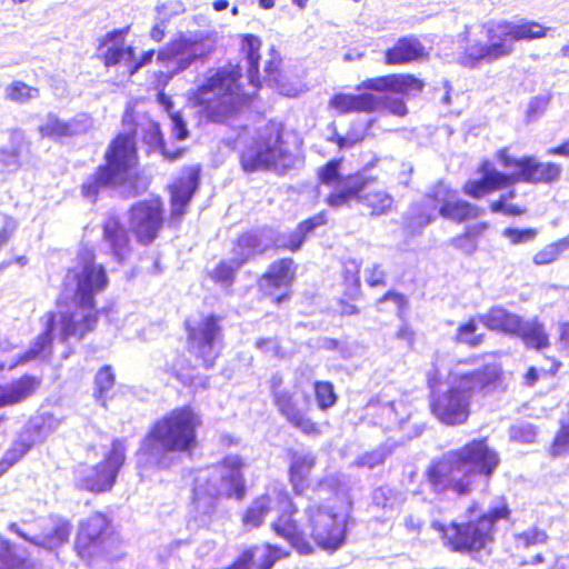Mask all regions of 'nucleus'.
I'll list each match as a JSON object with an SVG mask.
<instances>
[{"label": "nucleus", "mask_w": 569, "mask_h": 569, "mask_svg": "<svg viewBox=\"0 0 569 569\" xmlns=\"http://www.w3.org/2000/svg\"><path fill=\"white\" fill-rule=\"evenodd\" d=\"M498 160L500 164L512 170L510 179L512 184L518 181L528 183H552L559 180L561 174V167L551 162H540L535 157L513 158L509 156L506 150L498 152Z\"/></svg>", "instance_id": "nucleus-16"}, {"label": "nucleus", "mask_w": 569, "mask_h": 569, "mask_svg": "<svg viewBox=\"0 0 569 569\" xmlns=\"http://www.w3.org/2000/svg\"><path fill=\"white\" fill-rule=\"evenodd\" d=\"M502 236L507 238L512 244H521L532 242L538 236V230L536 228H506L502 231Z\"/></svg>", "instance_id": "nucleus-54"}, {"label": "nucleus", "mask_w": 569, "mask_h": 569, "mask_svg": "<svg viewBox=\"0 0 569 569\" xmlns=\"http://www.w3.org/2000/svg\"><path fill=\"white\" fill-rule=\"evenodd\" d=\"M391 452L392 447L388 443H383L377 449L360 456L357 459L356 465L358 467H367L369 469H373L375 467L382 465L387 457L391 455Z\"/></svg>", "instance_id": "nucleus-50"}, {"label": "nucleus", "mask_w": 569, "mask_h": 569, "mask_svg": "<svg viewBox=\"0 0 569 569\" xmlns=\"http://www.w3.org/2000/svg\"><path fill=\"white\" fill-rule=\"evenodd\" d=\"M22 562L8 541L0 543V569H16Z\"/></svg>", "instance_id": "nucleus-57"}, {"label": "nucleus", "mask_w": 569, "mask_h": 569, "mask_svg": "<svg viewBox=\"0 0 569 569\" xmlns=\"http://www.w3.org/2000/svg\"><path fill=\"white\" fill-rule=\"evenodd\" d=\"M216 43L214 31L180 33L158 51L157 61L164 68L161 74L171 79L196 62L204 61L214 51Z\"/></svg>", "instance_id": "nucleus-10"}, {"label": "nucleus", "mask_w": 569, "mask_h": 569, "mask_svg": "<svg viewBox=\"0 0 569 569\" xmlns=\"http://www.w3.org/2000/svg\"><path fill=\"white\" fill-rule=\"evenodd\" d=\"M479 172L480 179L469 180L463 187V192L471 198L480 199L488 193L512 186L510 176L497 170L490 161H483Z\"/></svg>", "instance_id": "nucleus-23"}, {"label": "nucleus", "mask_w": 569, "mask_h": 569, "mask_svg": "<svg viewBox=\"0 0 569 569\" xmlns=\"http://www.w3.org/2000/svg\"><path fill=\"white\" fill-rule=\"evenodd\" d=\"M367 186V179L361 174L348 176L345 182H340L333 188V191L327 197L326 202L333 209L348 207L350 201H359L360 193Z\"/></svg>", "instance_id": "nucleus-30"}, {"label": "nucleus", "mask_w": 569, "mask_h": 569, "mask_svg": "<svg viewBox=\"0 0 569 569\" xmlns=\"http://www.w3.org/2000/svg\"><path fill=\"white\" fill-rule=\"evenodd\" d=\"M379 100L376 94L363 92L359 94L352 93H335L329 102L328 108L336 110L339 114H347L351 112H376Z\"/></svg>", "instance_id": "nucleus-26"}, {"label": "nucleus", "mask_w": 569, "mask_h": 569, "mask_svg": "<svg viewBox=\"0 0 569 569\" xmlns=\"http://www.w3.org/2000/svg\"><path fill=\"white\" fill-rule=\"evenodd\" d=\"M130 228L138 242L150 244L163 226L162 207L159 201H139L130 209Z\"/></svg>", "instance_id": "nucleus-17"}, {"label": "nucleus", "mask_w": 569, "mask_h": 569, "mask_svg": "<svg viewBox=\"0 0 569 569\" xmlns=\"http://www.w3.org/2000/svg\"><path fill=\"white\" fill-rule=\"evenodd\" d=\"M406 501V495L389 486H381L372 491V503L386 511H397Z\"/></svg>", "instance_id": "nucleus-40"}, {"label": "nucleus", "mask_w": 569, "mask_h": 569, "mask_svg": "<svg viewBox=\"0 0 569 569\" xmlns=\"http://www.w3.org/2000/svg\"><path fill=\"white\" fill-rule=\"evenodd\" d=\"M272 510V499L263 495L257 498L247 509L242 521L246 526L258 528L262 525L264 518Z\"/></svg>", "instance_id": "nucleus-42"}, {"label": "nucleus", "mask_w": 569, "mask_h": 569, "mask_svg": "<svg viewBox=\"0 0 569 569\" xmlns=\"http://www.w3.org/2000/svg\"><path fill=\"white\" fill-rule=\"evenodd\" d=\"M550 102L549 96H537L533 97L529 104L528 109L526 111V117L528 121H536L539 119L545 111L547 110Z\"/></svg>", "instance_id": "nucleus-58"}, {"label": "nucleus", "mask_w": 569, "mask_h": 569, "mask_svg": "<svg viewBox=\"0 0 569 569\" xmlns=\"http://www.w3.org/2000/svg\"><path fill=\"white\" fill-rule=\"evenodd\" d=\"M509 513L505 499H499L476 521L451 522L449 526L432 521L431 528L441 533L445 545L453 551H479L492 540L495 523L508 518Z\"/></svg>", "instance_id": "nucleus-9"}, {"label": "nucleus", "mask_w": 569, "mask_h": 569, "mask_svg": "<svg viewBox=\"0 0 569 569\" xmlns=\"http://www.w3.org/2000/svg\"><path fill=\"white\" fill-rule=\"evenodd\" d=\"M238 260L232 256L229 261H221L212 271L211 277L216 282L231 286L234 281L236 271L242 266H237Z\"/></svg>", "instance_id": "nucleus-51"}, {"label": "nucleus", "mask_w": 569, "mask_h": 569, "mask_svg": "<svg viewBox=\"0 0 569 569\" xmlns=\"http://www.w3.org/2000/svg\"><path fill=\"white\" fill-rule=\"evenodd\" d=\"M422 80L412 74H388L376 78H368L356 87L357 91L369 90L382 93L376 96L379 100L376 111L387 109L390 113L403 117L408 109L403 100L395 98L390 93L416 94L423 89Z\"/></svg>", "instance_id": "nucleus-12"}, {"label": "nucleus", "mask_w": 569, "mask_h": 569, "mask_svg": "<svg viewBox=\"0 0 569 569\" xmlns=\"http://www.w3.org/2000/svg\"><path fill=\"white\" fill-rule=\"evenodd\" d=\"M103 241L113 259L122 263L131 252L130 237L123 223L114 216L103 222Z\"/></svg>", "instance_id": "nucleus-25"}, {"label": "nucleus", "mask_w": 569, "mask_h": 569, "mask_svg": "<svg viewBox=\"0 0 569 569\" xmlns=\"http://www.w3.org/2000/svg\"><path fill=\"white\" fill-rule=\"evenodd\" d=\"M279 516L272 531L286 539L300 555H311L317 547L329 553L342 548L347 540V518L328 503L310 501L303 509L301 523L295 519L297 507L286 492L278 495Z\"/></svg>", "instance_id": "nucleus-2"}, {"label": "nucleus", "mask_w": 569, "mask_h": 569, "mask_svg": "<svg viewBox=\"0 0 569 569\" xmlns=\"http://www.w3.org/2000/svg\"><path fill=\"white\" fill-rule=\"evenodd\" d=\"M109 283L107 271L94 259L91 250L82 249L78 252L76 263L63 278V291L74 302V310L48 313L44 331L38 336L20 362L37 358H47L51 353L53 332L59 329V339L67 342L70 338L81 340L97 325L96 296L104 291Z\"/></svg>", "instance_id": "nucleus-1"}, {"label": "nucleus", "mask_w": 569, "mask_h": 569, "mask_svg": "<svg viewBox=\"0 0 569 569\" xmlns=\"http://www.w3.org/2000/svg\"><path fill=\"white\" fill-rule=\"evenodd\" d=\"M477 323L473 319L459 326L457 332V340L459 342L468 343L470 346H478L482 341L481 335H476Z\"/></svg>", "instance_id": "nucleus-56"}, {"label": "nucleus", "mask_w": 569, "mask_h": 569, "mask_svg": "<svg viewBox=\"0 0 569 569\" xmlns=\"http://www.w3.org/2000/svg\"><path fill=\"white\" fill-rule=\"evenodd\" d=\"M273 401L280 413L295 428L308 436H318L320 430L306 412L298 407L295 393L289 390H274Z\"/></svg>", "instance_id": "nucleus-22"}, {"label": "nucleus", "mask_w": 569, "mask_h": 569, "mask_svg": "<svg viewBox=\"0 0 569 569\" xmlns=\"http://www.w3.org/2000/svg\"><path fill=\"white\" fill-rule=\"evenodd\" d=\"M568 250L569 234L556 242L547 244L545 248L539 250L533 257V262L537 266L549 264L556 261L562 252Z\"/></svg>", "instance_id": "nucleus-45"}, {"label": "nucleus", "mask_w": 569, "mask_h": 569, "mask_svg": "<svg viewBox=\"0 0 569 569\" xmlns=\"http://www.w3.org/2000/svg\"><path fill=\"white\" fill-rule=\"evenodd\" d=\"M33 446L26 433L20 435L0 460V477H2L14 463H17Z\"/></svg>", "instance_id": "nucleus-43"}, {"label": "nucleus", "mask_w": 569, "mask_h": 569, "mask_svg": "<svg viewBox=\"0 0 569 569\" xmlns=\"http://www.w3.org/2000/svg\"><path fill=\"white\" fill-rule=\"evenodd\" d=\"M111 142H163L159 124L146 116L134 118L126 111L122 129Z\"/></svg>", "instance_id": "nucleus-21"}, {"label": "nucleus", "mask_w": 569, "mask_h": 569, "mask_svg": "<svg viewBox=\"0 0 569 569\" xmlns=\"http://www.w3.org/2000/svg\"><path fill=\"white\" fill-rule=\"evenodd\" d=\"M200 183V167H190L170 188L172 217H181Z\"/></svg>", "instance_id": "nucleus-24"}, {"label": "nucleus", "mask_w": 569, "mask_h": 569, "mask_svg": "<svg viewBox=\"0 0 569 569\" xmlns=\"http://www.w3.org/2000/svg\"><path fill=\"white\" fill-rule=\"evenodd\" d=\"M480 321L491 330L516 333L520 328L521 318L502 307H493L487 313L479 316Z\"/></svg>", "instance_id": "nucleus-33"}, {"label": "nucleus", "mask_w": 569, "mask_h": 569, "mask_svg": "<svg viewBox=\"0 0 569 569\" xmlns=\"http://www.w3.org/2000/svg\"><path fill=\"white\" fill-rule=\"evenodd\" d=\"M242 553H249L251 556L250 560L246 562V569H249L251 563H253L257 569H271L278 560L289 555L280 547L271 543L250 548Z\"/></svg>", "instance_id": "nucleus-35"}, {"label": "nucleus", "mask_w": 569, "mask_h": 569, "mask_svg": "<svg viewBox=\"0 0 569 569\" xmlns=\"http://www.w3.org/2000/svg\"><path fill=\"white\" fill-rule=\"evenodd\" d=\"M515 335L519 336L529 348L540 350L549 345L548 335L546 333L543 326L537 320H521L520 328Z\"/></svg>", "instance_id": "nucleus-38"}, {"label": "nucleus", "mask_w": 569, "mask_h": 569, "mask_svg": "<svg viewBox=\"0 0 569 569\" xmlns=\"http://www.w3.org/2000/svg\"><path fill=\"white\" fill-rule=\"evenodd\" d=\"M254 142H282V124L276 121L268 122Z\"/></svg>", "instance_id": "nucleus-60"}, {"label": "nucleus", "mask_w": 569, "mask_h": 569, "mask_svg": "<svg viewBox=\"0 0 569 569\" xmlns=\"http://www.w3.org/2000/svg\"><path fill=\"white\" fill-rule=\"evenodd\" d=\"M548 535L545 530L537 527H530L527 530L515 535V545L519 548H530L533 546L546 543Z\"/></svg>", "instance_id": "nucleus-48"}, {"label": "nucleus", "mask_w": 569, "mask_h": 569, "mask_svg": "<svg viewBox=\"0 0 569 569\" xmlns=\"http://www.w3.org/2000/svg\"><path fill=\"white\" fill-rule=\"evenodd\" d=\"M151 147L149 152L159 153L166 160L173 162L180 159L184 152V148H178L177 144H149Z\"/></svg>", "instance_id": "nucleus-59"}, {"label": "nucleus", "mask_w": 569, "mask_h": 569, "mask_svg": "<svg viewBox=\"0 0 569 569\" xmlns=\"http://www.w3.org/2000/svg\"><path fill=\"white\" fill-rule=\"evenodd\" d=\"M340 162L339 159H332L318 170V179L321 184L335 188L338 183L346 181V178H342L339 172Z\"/></svg>", "instance_id": "nucleus-52"}, {"label": "nucleus", "mask_w": 569, "mask_h": 569, "mask_svg": "<svg viewBox=\"0 0 569 569\" xmlns=\"http://www.w3.org/2000/svg\"><path fill=\"white\" fill-rule=\"evenodd\" d=\"M366 282L370 287H379L386 284V272L380 264L375 263L372 267L365 270Z\"/></svg>", "instance_id": "nucleus-61"}, {"label": "nucleus", "mask_w": 569, "mask_h": 569, "mask_svg": "<svg viewBox=\"0 0 569 569\" xmlns=\"http://www.w3.org/2000/svg\"><path fill=\"white\" fill-rule=\"evenodd\" d=\"M562 448H569V426H563L553 441V450L559 453Z\"/></svg>", "instance_id": "nucleus-64"}, {"label": "nucleus", "mask_w": 569, "mask_h": 569, "mask_svg": "<svg viewBox=\"0 0 569 569\" xmlns=\"http://www.w3.org/2000/svg\"><path fill=\"white\" fill-rule=\"evenodd\" d=\"M242 468L243 461L239 456H227L220 463L201 470L194 479L196 507L210 513L218 497L241 500L246 495Z\"/></svg>", "instance_id": "nucleus-8"}, {"label": "nucleus", "mask_w": 569, "mask_h": 569, "mask_svg": "<svg viewBox=\"0 0 569 569\" xmlns=\"http://www.w3.org/2000/svg\"><path fill=\"white\" fill-rule=\"evenodd\" d=\"M246 172L264 169H287L293 166V159L283 151L282 144H246L240 156Z\"/></svg>", "instance_id": "nucleus-18"}, {"label": "nucleus", "mask_w": 569, "mask_h": 569, "mask_svg": "<svg viewBox=\"0 0 569 569\" xmlns=\"http://www.w3.org/2000/svg\"><path fill=\"white\" fill-rule=\"evenodd\" d=\"M114 373L111 366H103L98 370L94 377V397L102 405L106 406L107 393L114 386Z\"/></svg>", "instance_id": "nucleus-46"}, {"label": "nucleus", "mask_w": 569, "mask_h": 569, "mask_svg": "<svg viewBox=\"0 0 569 569\" xmlns=\"http://www.w3.org/2000/svg\"><path fill=\"white\" fill-rule=\"evenodd\" d=\"M263 238H266L263 230L246 232L238 238L233 249V257L238 260L237 266H243L258 252L267 249V246L262 243Z\"/></svg>", "instance_id": "nucleus-34"}, {"label": "nucleus", "mask_w": 569, "mask_h": 569, "mask_svg": "<svg viewBox=\"0 0 569 569\" xmlns=\"http://www.w3.org/2000/svg\"><path fill=\"white\" fill-rule=\"evenodd\" d=\"M72 526L68 520L62 518L51 519V526L48 528V531L34 536L32 543L48 550H54L68 542Z\"/></svg>", "instance_id": "nucleus-32"}, {"label": "nucleus", "mask_w": 569, "mask_h": 569, "mask_svg": "<svg viewBox=\"0 0 569 569\" xmlns=\"http://www.w3.org/2000/svg\"><path fill=\"white\" fill-rule=\"evenodd\" d=\"M426 202L439 206L438 213L445 219L462 222L480 216V210L465 200H457L456 192L443 182H438L432 192L426 196Z\"/></svg>", "instance_id": "nucleus-19"}, {"label": "nucleus", "mask_w": 569, "mask_h": 569, "mask_svg": "<svg viewBox=\"0 0 569 569\" xmlns=\"http://www.w3.org/2000/svg\"><path fill=\"white\" fill-rule=\"evenodd\" d=\"M39 131L43 139L67 138L68 124L56 114L48 113L44 122L39 127Z\"/></svg>", "instance_id": "nucleus-47"}, {"label": "nucleus", "mask_w": 569, "mask_h": 569, "mask_svg": "<svg viewBox=\"0 0 569 569\" xmlns=\"http://www.w3.org/2000/svg\"><path fill=\"white\" fill-rule=\"evenodd\" d=\"M487 229V223H478L467 227L466 231L449 240V244L465 256L473 254L478 249V239Z\"/></svg>", "instance_id": "nucleus-39"}, {"label": "nucleus", "mask_w": 569, "mask_h": 569, "mask_svg": "<svg viewBox=\"0 0 569 569\" xmlns=\"http://www.w3.org/2000/svg\"><path fill=\"white\" fill-rule=\"evenodd\" d=\"M104 158L106 163L99 166L81 186L82 196L92 203L101 191L124 180L137 162L136 144H110Z\"/></svg>", "instance_id": "nucleus-11"}, {"label": "nucleus", "mask_w": 569, "mask_h": 569, "mask_svg": "<svg viewBox=\"0 0 569 569\" xmlns=\"http://www.w3.org/2000/svg\"><path fill=\"white\" fill-rule=\"evenodd\" d=\"M188 349L206 369L214 366L222 347V328L220 318L209 315L194 326H187Z\"/></svg>", "instance_id": "nucleus-15"}, {"label": "nucleus", "mask_w": 569, "mask_h": 569, "mask_svg": "<svg viewBox=\"0 0 569 569\" xmlns=\"http://www.w3.org/2000/svg\"><path fill=\"white\" fill-rule=\"evenodd\" d=\"M261 41L253 34H246L241 41L244 54L247 79L251 91L240 84L241 67L228 64L208 71L206 82L194 92V103L203 107L207 117L213 122H223L236 114L259 88V50Z\"/></svg>", "instance_id": "nucleus-3"}, {"label": "nucleus", "mask_w": 569, "mask_h": 569, "mask_svg": "<svg viewBox=\"0 0 569 569\" xmlns=\"http://www.w3.org/2000/svg\"><path fill=\"white\" fill-rule=\"evenodd\" d=\"M427 56L423 44L413 36L400 38L393 47L385 53V61L388 64L409 63Z\"/></svg>", "instance_id": "nucleus-28"}, {"label": "nucleus", "mask_w": 569, "mask_h": 569, "mask_svg": "<svg viewBox=\"0 0 569 569\" xmlns=\"http://www.w3.org/2000/svg\"><path fill=\"white\" fill-rule=\"evenodd\" d=\"M359 202L371 209V216L387 214L393 204V197L383 190L360 193Z\"/></svg>", "instance_id": "nucleus-41"}, {"label": "nucleus", "mask_w": 569, "mask_h": 569, "mask_svg": "<svg viewBox=\"0 0 569 569\" xmlns=\"http://www.w3.org/2000/svg\"><path fill=\"white\" fill-rule=\"evenodd\" d=\"M124 460V441L116 439L103 461L96 466L82 465L74 470L76 487L94 493L111 490Z\"/></svg>", "instance_id": "nucleus-13"}, {"label": "nucleus", "mask_w": 569, "mask_h": 569, "mask_svg": "<svg viewBox=\"0 0 569 569\" xmlns=\"http://www.w3.org/2000/svg\"><path fill=\"white\" fill-rule=\"evenodd\" d=\"M40 92L36 87H31L23 81H13L4 88V98L16 103H28L37 99Z\"/></svg>", "instance_id": "nucleus-44"}, {"label": "nucleus", "mask_w": 569, "mask_h": 569, "mask_svg": "<svg viewBox=\"0 0 569 569\" xmlns=\"http://www.w3.org/2000/svg\"><path fill=\"white\" fill-rule=\"evenodd\" d=\"M316 466V456L310 451H293L290 456L289 477L296 495H302L308 487V478Z\"/></svg>", "instance_id": "nucleus-29"}, {"label": "nucleus", "mask_w": 569, "mask_h": 569, "mask_svg": "<svg viewBox=\"0 0 569 569\" xmlns=\"http://www.w3.org/2000/svg\"><path fill=\"white\" fill-rule=\"evenodd\" d=\"M0 163L8 171H14L20 167V149L18 144H4L0 148Z\"/></svg>", "instance_id": "nucleus-53"}, {"label": "nucleus", "mask_w": 569, "mask_h": 569, "mask_svg": "<svg viewBox=\"0 0 569 569\" xmlns=\"http://www.w3.org/2000/svg\"><path fill=\"white\" fill-rule=\"evenodd\" d=\"M67 124V137L72 138L81 136L82 133L89 131L93 126V121L87 113H80L72 118L70 121H68Z\"/></svg>", "instance_id": "nucleus-55"}, {"label": "nucleus", "mask_w": 569, "mask_h": 569, "mask_svg": "<svg viewBox=\"0 0 569 569\" xmlns=\"http://www.w3.org/2000/svg\"><path fill=\"white\" fill-rule=\"evenodd\" d=\"M279 63H280V60L277 57H272L270 60H268L266 62L264 73H266L268 81H270V82L278 81V78H280V73H279V69H278Z\"/></svg>", "instance_id": "nucleus-63"}, {"label": "nucleus", "mask_w": 569, "mask_h": 569, "mask_svg": "<svg viewBox=\"0 0 569 569\" xmlns=\"http://www.w3.org/2000/svg\"><path fill=\"white\" fill-rule=\"evenodd\" d=\"M487 41L471 34L466 27L460 34V53L458 63L467 68L491 64L510 56L515 42L538 39L546 36L547 28L537 22L515 23L509 21H489L482 24Z\"/></svg>", "instance_id": "nucleus-7"}, {"label": "nucleus", "mask_w": 569, "mask_h": 569, "mask_svg": "<svg viewBox=\"0 0 569 569\" xmlns=\"http://www.w3.org/2000/svg\"><path fill=\"white\" fill-rule=\"evenodd\" d=\"M41 380L24 375L6 385H0V407L12 406L30 398L39 389Z\"/></svg>", "instance_id": "nucleus-27"}, {"label": "nucleus", "mask_w": 569, "mask_h": 569, "mask_svg": "<svg viewBox=\"0 0 569 569\" xmlns=\"http://www.w3.org/2000/svg\"><path fill=\"white\" fill-rule=\"evenodd\" d=\"M295 274V262L291 258H283L270 264L268 272L262 277L266 286L281 288L290 284Z\"/></svg>", "instance_id": "nucleus-36"}, {"label": "nucleus", "mask_w": 569, "mask_h": 569, "mask_svg": "<svg viewBox=\"0 0 569 569\" xmlns=\"http://www.w3.org/2000/svg\"><path fill=\"white\" fill-rule=\"evenodd\" d=\"M467 362H459L450 370L446 389L431 387L429 406L431 413L443 425H463L470 416L473 395L483 391L496 382L499 368L486 365L477 369H466Z\"/></svg>", "instance_id": "nucleus-6"}, {"label": "nucleus", "mask_w": 569, "mask_h": 569, "mask_svg": "<svg viewBox=\"0 0 569 569\" xmlns=\"http://www.w3.org/2000/svg\"><path fill=\"white\" fill-rule=\"evenodd\" d=\"M198 415L188 406L177 408L156 421L141 441L138 466L143 469H168L179 462V455L190 453L197 446Z\"/></svg>", "instance_id": "nucleus-5"}, {"label": "nucleus", "mask_w": 569, "mask_h": 569, "mask_svg": "<svg viewBox=\"0 0 569 569\" xmlns=\"http://www.w3.org/2000/svg\"><path fill=\"white\" fill-rule=\"evenodd\" d=\"M116 543L118 537L112 533L109 519L102 513H94L81 523L76 539V550L86 561L96 556L114 558L112 548Z\"/></svg>", "instance_id": "nucleus-14"}, {"label": "nucleus", "mask_w": 569, "mask_h": 569, "mask_svg": "<svg viewBox=\"0 0 569 569\" xmlns=\"http://www.w3.org/2000/svg\"><path fill=\"white\" fill-rule=\"evenodd\" d=\"M423 209L411 207L408 214L405 218V230L411 234L420 233L423 228L430 224L436 219V204H430L423 199Z\"/></svg>", "instance_id": "nucleus-37"}, {"label": "nucleus", "mask_w": 569, "mask_h": 569, "mask_svg": "<svg viewBox=\"0 0 569 569\" xmlns=\"http://www.w3.org/2000/svg\"><path fill=\"white\" fill-rule=\"evenodd\" d=\"M500 459L485 439L472 440L458 450H451L430 462L425 471L427 485L435 493L451 490L468 495L476 481H488Z\"/></svg>", "instance_id": "nucleus-4"}, {"label": "nucleus", "mask_w": 569, "mask_h": 569, "mask_svg": "<svg viewBox=\"0 0 569 569\" xmlns=\"http://www.w3.org/2000/svg\"><path fill=\"white\" fill-rule=\"evenodd\" d=\"M315 396L319 409L323 411L333 407L338 400L333 385L329 381H316Z\"/></svg>", "instance_id": "nucleus-49"}, {"label": "nucleus", "mask_w": 569, "mask_h": 569, "mask_svg": "<svg viewBox=\"0 0 569 569\" xmlns=\"http://www.w3.org/2000/svg\"><path fill=\"white\" fill-rule=\"evenodd\" d=\"M121 36L122 31L114 30L108 32L102 40V46L107 47L103 52V61L107 67L123 63L129 68L133 62L134 49L130 46L124 47L123 43L114 42Z\"/></svg>", "instance_id": "nucleus-31"}, {"label": "nucleus", "mask_w": 569, "mask_h": 569, "mask_svg": "<svg viewBox=\"0 0 569 569\" xmlns=\"http://www.w3.org/2000/svg\"><path fill=\"white\" fill-rule=\"evenodd\" d=\"M172 132L177 140H184L188 138V130L186 123L179 113H173L170 117Z\"/></svg>", "instance_id": "nucleus-62"}, {"label": "nucleus", "mask_w": 569, "mask_h": 569, "mask_svg": "<svg viewBox=\"0 0 569 569\" xmlns=\"http://www.w3.org/2000/svg\"><path fill=\"white\" fill-rule=\"evenodd\" d=\"M327 223L326 213L319 212L311 218L300 222L291 232H279L272 229H263L266 239H269L277 249L297 252L300 250L307 238L319 227Z\"/></svg>", "instance_id": "nucleus-20"}]
</instances>
